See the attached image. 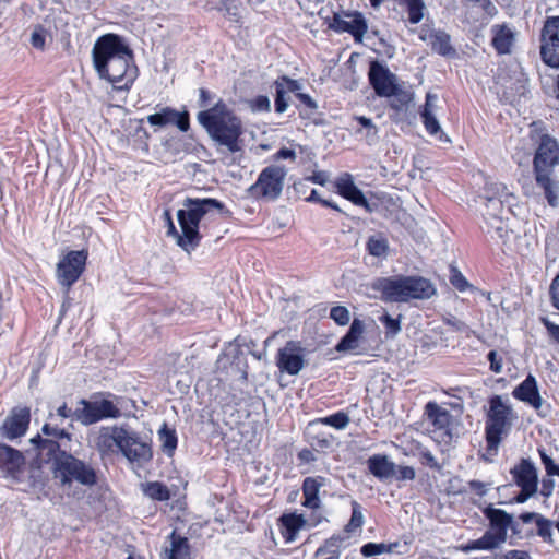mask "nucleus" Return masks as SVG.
I'll list each match as a JSON object with an SVG mask.
<instances>
[{"instance_id":"a211bd4d","label":"nucleus","mask_w":559,"mask_h":559,"mask_svg":"<svg viewBox=\"0 0 559 559\" xmlns=\"http://www.w3.org/2000/svg\"><path fill=\"white\" fill-rule=\"evenodd\" d=\"M128 426H104L95 436V448L103 455L121 452L124 435Z\"/></svg>"},{"instance_id":"20e7f679","label":"nucleus","mask_w":559,"mask_h":559,"mask_svg":"<svg viewBox=\"0 0 559 559\" xmlns=\"http://www.w3.org/2000/svg\"><path fill=\"white\" fill-rule=\"evenodd\" d=\"M515 419L516 414L507 399L501 395L490 397L485 420L486 450L483 459L486 462H492L497 456L500 444L509 435Z\"/></svg>"},{"instance_id":"a19ab883","label":"nucleus","mask_w":559,"mask_h":559,"mask_svg":"<svg viewBox=\"0 0 559 559\" xmlns=\"http://www.w3.org/2000/svg\"><path fill=\"white\" fill-rule=\"evenodd\" d=\"M400 4L405 5L408 13V21L417 24L424 16L425 4L423 0H399Z\"/></svg>"},{"instance_id":"cd10ccee","label":"nucleus","mask_w":559,"mask_h":559,"mask_svg":"<svg viewBox=\"0 0 559 559\" xmlns=\"http://www.w3.org/2000/svg\"><path fill=\"white\" fill-rule=\"evenodd\" d=\"M492 47L499 55H508L511 52L512 47L515 41V31L510 26L502 25H493L491 27Z\"/></svg>"},{"instance_id":"680f3d73","label":"nucleus","mask_w":559,"mask_h":559,"mask_svg":"<svg viewBox=\"0 0 559 559\" xmlns=\"http://www.w3.org/2000/svg\"><path fill=\"white\" fill-rule=\"evenodd\" d=\"M544 326L547 329L548 334L559 344V325L551 322L548 318L540 319Z\"/></svg>"},{"instance_id":"0eeeda50","label":"nucleus","mask_w":559,"mask_h":559,"mask_svg":"<svg viewBox=\"0 0 559 559\" xmlns=\"http://www.w3.org/2000/svg\"><path fill=\"white\" fill-rule=\"evenodd\" d=\"M484 515L489 522V528L480 538L461 545V551L468 554L475 550H495L507 542L511 514L502 509L488 506L484 509Z\"/></svg>"},{"instance_id":"9b49d317","label":"nucleus","mask_w":559,"mask_h":559,"mask_svg":"<svg viewBox=\"0 0 559 559\" xmlns=\"http://www.w3.org/2000/svg\"><path fill=\"white\" fill-rule=\"evenodd\" d=\"M121 416L119 407L110 400H80L74 409V419L83 426H90L103 419H116Z\"/></svg>"},{"instance_id":"13d9d810","label":"nucleus","mask_w":559,"mask_h":559,"mask_svg":"<svg viewBox=\"0 0 559 559\" xmlns=\"http://www.w3.org/2000/svg\"><path fill=\"white\" fill-rule=\"evenodd\" d=\"M355 119L358 121V123L361 127H364L368 130L367 131L368 138L374 139L377 136L378 129L370 118H367L365 116H357V117H355Z\"/></svg>"},{"instance_id":"ea45409f","label":"nucleus","mask_w":559,"mask_h":559,"mask_svg":"<svg viewBox=\"0 0 559 559\" xmlns=\"http://www.w3.org/2000/svg\"><path fill=\"white\" fill-rule=\"evenodd\" d=\"M367 250L373 257H384L389 250V242L382 235H373L368 238Z\"/></svg>"},{"instance_id":"7ed1b4c3","label":"nucleus","mask_w":559,"mask_h":559,"mask_svg":"<svg viewBox=\"0 0 559 559\" xmlns=\"http://www.w3.org/2000/svg\"><path fill=\"white\" fill-rule=\"evenodd\" d=\"M198 121L216 143L225 146L230 153L241 150L239 139L242 134V123L223 102L200 111Z\"/></svg>"},{"instance_id":"c756f323","label":"nucleus","mask_w":559,"mask_h":559,"mask_svg":"<svg viewBox=\"0 0 559 559\" xmlns=\"http://www.w3.org/2000/svg\"><path fill=\"white\" fill-rule=\"evenodd\" d=\"M420 38L428 43L431 49L438 55L451 57L455 55V49L451 45V38L448 33L441 29H432L427 34L420 35Z\"/></svg>"},{"instance_id":"a878e982","label":"nucleus","mask_w":559,"mask_h":559,"mask_svg":"<svg viewBox=\"0 0 559 559\" xmlns=\"http://www.w3.org/2000/svg\"><path fill=\"white\" fill-rule=\"evenodd\" d=\"M337 192L355 205L365 207L368 212H372L370 204L365 198L362 191L355 185L352 175L344 174L336 180Z\"/></svg>"},{"instance_id":"9d476101","label":"nucleus","mask_w":559,"mask_h":559,"mask_svg":"<svg viewBox=\"0 0 559 559\" xmlns=\"http://www.w3.org/2000/svg\"><path fill=\"white\" fill-rule=\"evenodd\" d=\"M283 166L272 165L265 167L257 181L249 188V193L255 199L276 200L280 198L286 177Z\"/></svg>"},{"instance_id":"5fc2aeb1","label":"nucleus","mask_w":559,"mask_h":559,"mask_svg":"<svg viewBox=\"0 0 559 559\" xmlns=\"http://www.w3.org/2000/svg\"><path fill=\"white\" fill-rule=\"evenodd\" d=\"M275 87H276L275 110L278 114H283L284 111H286V109L288 107L283 82H275Z\"/></svg>"},{"instance_id":"774afa93","label":"nucleus","mask_w":559,"mask_h":559,"mask_svg":"<svg viewBox=\"0 0 559 559\" xmlns=\"http://www.w3.org/2000/svg\"><path fill=\"white\" fill-rule=\"evenodd\" d=\"M499 559H532L528 552L523 550H509L502 556L499 557Z\"/></svg>"},{"instance_id":"6e6d98bb","label":"nucleus","mask_w":559,"mask_h":559,"mask_svg":"<svg viewBox=\"0 0 559 559\" xmlns=\"http://www.w3.org/2000/svg\"><path fill=\"white\" fill-rule=\"evenodd\" d=\"M250 107L253 111L269 112L271 110V102L267 96L259 95L250 102Z\"/></svg>"},{"instance_id":"c9c22d12","label":"nucleus","mask_w":559,"mask_h":559,"mask_svg":"<svg viewBox=\"0 0 559 559\" xmlns=\"http://www.w3.org/2000/svg\"><path fill=\"white\" fill-rule=\"evenodd\" d=\"M345 538L341 535H332L316 550L314 557L318 559H340L341 546Z\"/></svg>"},{"instance_id":"5701e85b","label":"nucleus","mask_w":559,"mask_h":559,"mask_svg":"<svg viewBox=\"0 0 559 559\" xmlns=\"http://www.w3.org/2000/svg\"><path fill=\"white\" fill-rule=\"evenodd\" d=\"M510 474L518 487L538 489V473L531 459L522 457L511 469Z\"/></svg>"},{"instance_id":"f3484780","label":"nucleus","mask_w":559,"mask_h":559,"mask_svg":"<svg viewBox=\"0 0 559 559\" xmlns=\"http://www.w3.org/2000/svg\"><path fill=\"white\" fill-rule=\"evenodd\" d=\"M276 366L282 372L290 376L298 374L305 366L304 349L299 343L289 341L276 355Z\"/></svg>"},{"instance_id":"2eb2a0df","label":"nucleus","mask_w":559,"mask_h":559,"mask_svg":"<svg viewBox=\"0 0 559 559\" xmlns=\"http://www.w3.org/2000/svg\"><path fill=\"white\" fill-rule=\"evenodd\" d=\"M557 165H559V144L554 138L543 135L533 160L534 173H554Z\"/></svg>"},{"instance_id":"1a4fd4ad","label":"nucleus","mask_w":559,"mask_h":559,"mask_svg":"<svg viewBox=\"0 0 559 559\" xmlns=\"http://www.w3.org/2000/svg\"><path fill=\"white\" fill-rule=\"evenodd\" d=\"M485 211L483 216L485 222L507 218L506 214L512 212L516 198L510 192L506 185L500 182H489L485 188Z\"/></svg>"},{"instance_id":"e2e57ef3","label":"nucleus","mask_w":559,"mask_h":559,"mask_svg":"<svg viewBox=\"0 0 559 559\" xmlns=\"http://www.w3.org/2000/svg\"><path fill=\"white\" fill-rule=\"evenodd\" d=\"M521 490L520 492L514 497V502L516 503H524L526 502L531 497H533L538 489L534 488H527V487H519Z\"/></svg>"},{"instance_id":"dca6fc26","label":"nucleus","mask_w":559,"mask_h":559,"mask_svg":"<svg viewBox=\"0 0 559 559\" xmlns=\"http://www.w3.org/2000/svg\"><path fill=\"white\" fill-rule=\"evenodd\" d=\"M368 79L374 93L380 97H389L400 84L397 76L377 60L370 62Z\"/></svg>"},{"instance_id":"6ab92c4d","label":"nucleus","mask_w":559,"mask_h":559,"mask_svg":"<svg viewBox=\"0 0 559 559\" xmlns=\"http://www.w3.org/2000/svg\"><path fill=\"white\" fill-rule=\"evenodd\" d=\"M330 28L337 33H349L356 43H361L367 33L368 25L361 13L354 12L346 13L345 16L334 14Z\"/></svg>"},{"instance_id":"b1692460","label":"nucleus","mask_w":559,"mask_h":559,"mask_svg":"<svg viewBox=\"0 0 559 559\" xmlns=\"http://www.w3.org/2000/svg\"><path fill=\"white\" fill-rule=\"evenodd\" d=\"M512 395L514 399L526 403L534 409L542 407L543 399L539 394L536 378L528 374L518 386L514 388Z\"/></svg>"},{"instance_id":"423d86ee","label":"nucleus","mask_w":559,"mask_h":559,"mask_svg":"<svg viewBox=\"0 0 559 559\" xmlns=\"http://www.w3.org/2000/svg\"><path fill=\"white\" fill-rule=\"evenodd\" d=\"M72 435L66 429L46 423L41 427V435L31 439V443L36 451L35 463L39 466L43 463L52 461V464L59 456L66 455L72 451Z\"/></svg>"},{"instance_id":"864d4df0","label":"nucleus","mask_w":559,"mask_h":559,"mask_svg":"<svg viewBox=\"0 0 559 559\" xmlns=\"http://www.w3.org/2000/svg\"><path fill=\"white\" fill-rule=\"evenodd\" d=\"M59 418L61 421L67 418H71L72 420H75L74 419V411H72L70 407L67 406L66 403H63L62 405H60L57 408L56 414L49 413V416H48V419H50V423H52L53 425L57 424L58 426H59V421H58Z\"/></svg>"},{"instance_id":"bb28decb","label":"nucleus","mask_w":559,"mask_h":559,"mask_svg":"<svg viewBox=\"0 0 559 559\" xmlns=\"http://www.w3.org/2000/svg\"><path fill=\"white\" fill-rule=\"evenodd\" d=\"M554 173H534L536 186L551 207H559V180L554 178Z\"/></svg>"},{"instance_id":"69168bd1","label":"nucleus","mask_w":559,"mask_h":559,"mask_svg":"<svg viewBox=\"0 0 559 559\" xmlns=\"http://www.w3.org/2000/svg\"><path fill=\"white\" fill-rule=\"evenodd\" d=\"M420 457H421V462L424 464L428 465L430 468L440 469V465H439L437 459L430 451H428V450L421 451Z\"/></svg>"},{"instance_id":"8fccbe9b","label":"nucleus","mask_w":559,"mask_h":559,"mask_svg":"<svg viewBox=\"0 0 559 559\" xmlns=\"http://www.w3.org/2000/svg\"><path fill=\"white\" fill-rule=\"evenodd\" d=\"M449 281L452 286L460 292H466L472 287L465 276L455 266H451L450 269Z\"/></svg>"},{"instance_id":"49530a36","label":"nucleus","mask_w":559,"mask_h":559,"mask_svg":"<svg viewBox=\"0 0 559 559\" xmlns=\"http://www.w3.org/2000/svg\"><path fill=\"white\" fill-rule=\"evenodd\" d=\"M314 421L318 423L319 425H328L338 430H342L345 429L349 424V417L344 412H337L335 414L320 418Z\"/></svg>"},{"instance_id":"f03ea898","label":"nucleus","mask_w":559,"mask_h":559,"mask_svg":"<svg viewBox=\"0 0 559 559\" xmlns=\"http://www.w3.org/2000/svg\"><path fill=\"white\" fill-rule=\"evenodd\" d=\"M183 209L177 212L181 234L177 230L170 212L165 210L163 215L167 225V236L173 237L182 250L190 253L195 250L201 241V235L199 233L201 219L215 211L223 212L225 205L212 198H187L183 202Z\"/></svg>"},{"instance_id":"37998d69","label":"nucleus","mask_w":559,"mask_h":559,"mask_svg":"<svg viewBox=\"0 0 559 559\" xmlns=\"http://www.w3.org/2000/svg\"><path fill=\"white\" fill-rule=\"evenodd\" d=\"M365 523V518L361 512V506L353 500L352 501V515L348 523L345 525L346 533H354L361 528Z\"/></svg>"},{"instance_id":"58836bf2","label":"nucleus","mask_w":559,"mask_h":559,"mask_svg":"<svg viewBox=\"0 0 559 559\" xmlns=\"http://www.w3.org/2000/svg\"><path fill=\"white\" fill-rule=\"evenodd\" d=\"M158 438L162 443L163 451L167 455L171 456L178 442L175 429H170L166 424H164L158 430Z\"/></svg>"},{"instance_id":"c85d7f7f","label":"nucleus","mask_w":559,"mask_h":559,"mask_svg":"<svg viewBox=\"0 0 559 559\" xmlns=\"http://www.w3.org/2000/svg\"><path fill=\"white\" fill-rule=\"evenodd\" d=\"M425 415L436 430L443 431L444 435L450 436L452 415L448 409L441 407L436 402H428L425 406Z\"/></svg>"},{"instance_id":"a18cd8bd","label":"nucleus","mask_w":559,"mask_h":559,"mask_svg":"<svg viewBox=\"0 0 559 559\" xmlns=\"http://www.w3.org/2000/svg\"><path fill=\"white\" fill-rule=\"evenodd\" d=\"M144 493L157 501H166L170 497L168 488L158 481L146 484L144 487Z\"/></svg>"},{"instance_id":"72a5a7b5","label":"nucleus","mask_w":559,"mask_h":559,"mask_svg":"<svg viewBox=\"0 0 559 559\" xmlns=\"http://www.w3.org/2000/svg\"><path fill=\"white\" fill-rule=\"evenodd\" d=\"M283 525L282 535L286 543H292L296 539L298 532L305 526L306 520L301 514H284L281 516Z\"/></svg>"},{"instance_id":"0e129e2a","label":"nucleus","mask_w":559,"mask_h":559,"mask_svg":"<svg viewBox=\"0 0 559 559\" xmlns=\"http://www.w3.org/2000/svg\"><path fill=\"white\" fill-rule=\"evenodd\" d=\"M276 82H283L285 93L288 91L295 92L297 94L301 88V84L298 81L292 80L287 76H282L281 79L276 80Z\"/></svg>"},{"instance_id":"e433bc0d","label":"nucleus","mask_w":559,"mask_h":559,"mask_svg":"<svg viewBox=\"0 0 559 559\" xmlns=\"http://www.w3.org/2000/svg\"><path fill=\"white\" fill-rule=\"evenodd\" d=\"M388 98H390L389 105L391 109L403 112L406 111L408 106L413 103L414 93L405 88L402 84H399Z\"/></svg>"},{"instance_id":"4c0bfd02","label":"nucleus","mask_w":559,"mask_h":559,"mask_svg":"<svg viewBox=\"0 0 559 559\" xmlns=\"http://www.w3.org/2000/svg\"><path fill=\"white\" fill-rule=\"evenodd\" d=\"M319 424L311 421L307 428V436L311 447L317 451H325L333 444V438L325 432L317 431Z\"/></svg>"},{"instance_id":"3c124183","label":"nucleus","mask_w":559,"mask_h":559,"mask_svg":"<svg viewBox=\"0 0 559 559\" xmlns=\"http://www.w3.org/2000/svg\"><path fill=\"white\" fill-rule=\"evenodd\" d=\"M538 454L542 463L544 464L546 474L548 476H559V465L554 462V460L547 454L546 450L544 448H539Z\"/></svg>"},{"instance_id":"79ce46f5","label":"nucleus","mask_w":559,"mask_h":559,"mask_svg":"<svg viewBox=\"0 0 559 559\" xmlns=\"http://www.w3.org/2000/svg\"><path fill=\"white\" fill-rule=\"evenodd\" d=\"M396 546L397 544L367 543L361 546L360 552L364 557L370 558L382 554H390Z\"/></svg>"},{"instance_id":"7c9ffc66","label":"nucleus","mask_w":559,"mask_h":559,"mask_svg":"<svg viewBox=\"0 0 559 559\" xmlns=\"http://www.w3.org/2000/svg\"><path fill=\"white\" fill-rule=\"evenodd\" d=\"M369 472L380 480H386L395 475V463L385 454H374L367 460Z\"/></svg>"},{"instance_id":"338daca9","label":"nucleus","mask_w":559,"mask_h":559,"mask_svg":"<svg viewBox=\"0 0 559 559\" xmlns=\"http://www.w3.org/2000/svg\"><path fill=\"white\" fill-rule=\"evenodd\" d=\"M31 43L33 47L43 49L45 46V35L43 28H37L32 33Z\"/></svg>"},{"instance_id":"f8f14e48","label":"nucleus","mask_w":559,"mask_h":559,"mask_svg":"<svg viewBox=\"0 0 559 559\" xmlns=\"http://www.w3.org/2000/svg\"><path fill=\"white\" fill-rule=\"evenodd\" d=\"M87 255L86 250H72L64 254L57 263L56 277L67 293L83 274Z\"/></svg>"},{"instance_id":"6e6552de","label":"nucleus","mask_w":559,"mask_h":559,"mask_svg":"<svg viewBox=\"0 0 559 559\" xmlns=\"http://www.w3.org/2000/svg\"><path fill=\"white\" fill-rule=\"evenodd\" d=\"M52 473L63 489H70L74 481L87 487L95 485L97 481L94 468L73 456L71 452L56 460Z\"/></svg>"},{"instance_id":"603ef678","label":"nucleus","mask_w":559,"mask_h":559,"mask_svg":"<svg viewBox=\"0 0 559 559\" xmlns=\"http://www.w3.org/2000/svg\"><path fill=\"white\" fill-rule=\"evenodd\" d=\"M330 318L338 325H346L350 320V314L346 307L335 306L330 311Z\"/></svg>"},{"instance_id":"473e14b6","label":"nucleus","mask_w":559,"mask_h":559,"mask_svg":"<svg viewBox=\"0 0 559 559\" xmlns=\"http://www.w3.org/2000/svg\"><path fill=\"white\" fill-rule=\"evenodd\" d=\"M365 332V323L355 318L347 333L337 343V352H352L359 347V341Z\"/></svg>"},{"instance_id":"39448f33","label":"nucleus","mask_w":559,"mask_h":559,"mask_svg":"<svg viewBox=\"0 0 559 559\" xmlns=\"http://www.w3.org/2000/svg\"><path fill=\"white\" fill-rule=\"evenodd\" d=\"M372 288L381 294L385 302L429 299L437 293L435 285L421 276L381 277L374 281Z\"/></svg>"},{"instance_id":"412c9836","label":"nucleus","mask_w":559,"mask_h":559,"mask_svg":"<svg viewBox=\"0 0 559 559\" xmlns=\"http://www.w3.org/2000/svg\"><path fill=\"white\" fill-rule=\"evenodd\" d=\"M31 421V412L27 407H15L1 426L2 436L13 440L27 431Z\"/></svg>"},{"instance_id":"4be33fe9","label":"nucleus","mask_w":559,"mask_h":559,"mask_svg":"<svg viewBox=\"0 0 559 559\" xmlns=\"http://www.w3.org/2000/svg\"><path fill=\"white\" fill-rule=\"evenodd\" d=\"M146 120L151 126L158 128L175 124L182 132L188 131L190 127L189 114L179 112L171 107H163L159 111L148 115Z\"/></svg>"},{"instance_id":"c03bdc74","label":"nucleus","mask_w":559,"mask_h":559,"mask_svg":"<svg viewBox=\"0 0 559 559\" xmlns=\"http://www.w3.org/2000/svg\"><path fill=\"white\" fill-rule=\"evenodd\" d=\"M401 314L397 318H393L389 313H384L379 318V321L384 326L386 338H393L401 332Z\"/></svg>"},{"instance_id":"052dcab7","label":"nucleus","mask_w":559,"mask_h":559,"mask_svg":"<svg viewBox=\"0 0 559 559\" xmlns=\"http://www.w3.org/2000/svg\"><path fill=\"white\" fill-rule=\"evenodd\" d=\"M549 294L552 306L559 310V274L552 280Z\"/></svg>"},{"instance_id":"f704fd0d","label":"nucleus","mask_w":559,"mask_h":559,"mask_svg":"<svg viewBox=\"0 0 559 559\" xmlns=\"http://www.w3.org/2000/svg\"><path fill=\"white\" fill-rule=\"evenodd\" d=\"M170 547L165 549L167 559H190L188 539L173 531L169 535Z\"/></svg>"},{"instance_id":"393cba45","label":"nucleus","mask_w":559,"mask_h":559,"mask_svg":"<svg viewBox=\"0 0 559 559\" xmlns=\"http://www.w3.org/2000/svg\"><path fill=\"white\" fill-rule=\"evenodd\" d=\"M25 464V459L22 452L0 443V469L12 478H17Z\"/></svg>"},{"instance_id":"4468645a","label":"nucleus","mask_w":559,"mask_h":559,"mask_svg":"<svg viewBox=\"0 0 559 559\" xmlns=\"http://www.w3.org/2000/svg\"><path fill=\"white\" fill-rule=\"evenodd\" d=\"M121 454L130 462L144 464L152 460L153 451L150 439L127 427Z\"/></svg>"},{"instance_id":"ddd939ff","label":"nucleus","mask_w":559,"mask_h":559,"mask_svg":"<svg viewBox=\"0 0 559 559\" xmlns=\"http://www.w3.org/2000/svg\"><path fill=\"white\" fill-rule=\"evenodd\" d=\"M540 57L551 68H559V16L545 21L540 34Z\"/></svg>"},{"instance_id":"aec40b11","label":"nucleus","mask_w":559,"mask_h":559,"mask_svg":"<svg viewBox=\"0 0 559 559\" xmlns=\"http://www.w3.org/2000/svg\"><path fill=\"white\" fill-rule=\"evenodd\" d=\"M438 99L437 94L430 92L426 94L425 104L419 110L420 119L429 135L436 136L441 142H450L437 119Z\"/></svg>"},{"instance_id":"f257e3e1","label":"nucleus","mask_w":559,"mask_h":559,"mask_svg":"<svg viewBox=\"0 0 559 559\" xmlns=\"http://www.w3.org/2000/svg\"><path fill=\"white\" fill-rule=\"evenodd\" d=\"M92 59L98 76L112 83L116 90L128 91L138 78L133 52L117 34L98 37L92 49Z\"/></svg>"},{"instance_id":"09e8293b","label":"nucleus","mask_w":559,"mask_h":559,"mask_svg":"<svg viewBox=\"0 0 559 559\" xmlns=\"http://www.w3.org/2000/svg\"><path fill=\"white\" fill-rule=\"evenodd\" d=\"M504 218L486 222L487 233L491 234V237L497 236L498 239L506 241L508 238L509 229L507 224L503 222Z\"/></svg>"},{"instance_id":"2f4dec72","label":"nucleus","mask_w":559,"mask_h":559,"mask_svg":"<svg viewBox=\"0 0 559 559\" xmlns=\"http://www.w3.org/2000/svg\"><path fill=\"white\" fill-rule=\"evenodd\" d=\"M326 485V478L322 476L307 477L302 484V493L305 501L302 504L309 509H318L320 507L319 490Z\"/></svg>"},{"instance_id":"4d7b16f0","label":"nucleus","mask_w":559,"mask_h":559,"mask_svg":"<svg viewBox=\"0 0 559 559\" xmlns=\"http://www.w3.org/2000/svg\"><path fill=\"white\" fill-rule=\"evenodd\" d=\"M489 368L495 373H501L503 370V358L497 350H490L487 355Z\"/></svg>"},{"instance_id":"de8ad7c7","label":"nucleus","mask_w":559,"mask_h":559,"mask_svg":"<svg viewBox=\"0 0 559 559\" xmlns=\"http://www.w3.org/2000/svg\"><path fill=\"white\" fill-rule=\"evenodd\" d=\"M554 523L551 520L545 518L544 515L536 523L537 535L547 544H554V532H552Z\"/></svg>"},{"instance_id":"bf43d9fd","label":"nucleus","mask_w":559,"mask_h":559,"mask_svg":"<svg viewBox=\"0 0 559 559\" xmlns=\"http://www.w3.org/2000/svg\"><path fill=\"white\" fill-rule=\"evenodd\" d=\"M395 478L397 480H413L416 477V472L412 466H399L395 468Z\"/></svg>"}]
</instances>
